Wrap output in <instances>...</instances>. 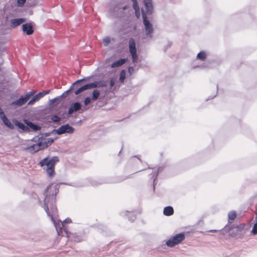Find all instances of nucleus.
I'll return each mask as SVG.
<instances>
[{"instance_id": "2f4dec72", "label": "nucleus", "mask_w": 257, "mask_h": 257, "mask_svg": "<svg viewBox=\"0 0 257 257\" xmlns=\"http://www.w3.org/2000/svg\"><path fill=\"white\" fill-rule=\"evenodd\" d=\"M91 101V99L90 97H87L85 98L84 102L85 105L88 104Z\"/></svg>"}, {"instance_id": "f257e3e1", "label": "nucleus", "mask_w": 257, "mask_h": 257, "mask_svg": "<svg viewBox=\"0 0 257 257\" xmlns=\"http://www.w3.org/2000/svg\"><path fill=\"white\" fill-rule=\"evenodd\" d=\"M144 3L146 7V12L142 11V16L143 18V23L146 31L147 36L152 37L153 33V28L152 24L148 20L147 15L151 14L153 10V6L152 0H144Z\"/></svg>"}, {"instance_id": "20e7f679", "label": "nucleus", "mask_w": 257, "mask_h": 257, "mask_svg": "<svg viewBox=\"0 0 257 257\" xmlns=\"http://www.w3.org/2000/svg\"><path fill=\"white\" fill-rule=\"evenodd\" d=\"M36 91L35 90L29 91L25 95L21 96L17 100L13 102L12 103V105L18 106H21L25 104L30 99V98L32 96H34V95Z\"/></svg>"}, {"instance_id": "58836bf2", "label": "nucleus", "mask_w": 257, "mask_h": 257, "mask_svg": "<svg viewBox=\"0 0 257 257\" xmlns=\"http://www.w3.org/2000/svg\"><path fill=\"white\" fill-rule=\"evenodd\" d=\"M0 112L3 113V111H2L1 110H0Z\"/></svg>"}, {"instance_id": "7ed1b4c3", "label": "nucleus", "mask_w": 257, "mask_h": 257, "mask_svg": "<svg viewBox=\"0 0 257 257\" xmlns=\"http://www.w3.org/2000/svg\"><path fill=\"white\" fill-rule=\"evenodd\" d=\"M54 140L51 138H42L39 142L28 148V151L31 153H35L40 150L46 148L51 145Z\"/></svg>"}, {"instance_id": "4be33fe9", "label": "nucleus", "mask_w": 257, "mask_h": 257, "mask_svg": "<svg viewBox=\"0 0 257 257\" xmlns=\"http://www.w3.org/2000/svg\"><path fill=\"white\" fill-rule=\"evenodd\" d=\"M197 58L201 61H204L206 58V54L204 51L200 52L197 55Z\"/></svg>"}, {"instance_id": "4c0bfd02", "label": "nucleus", "mask_w": 257, "mask_h": 257, "mask_svg": "<svg viewBox=\"0 0 257 257\" xmlns=\"http://www.w3.org/2000/svg\"><path fill=\"white\" fill-rule=\"evenodd\" d=\"M210 231H211V232H212V231L216 232V231H217V230H210Z\"/></svg>"}, {"instance_id": "dca6fc26", "label": "nucleus", "mask_w": 257, "mask_h": 257, "mask_svg": "<svg viewBox=\"0 0 257 257\" xmlns=\"http://www.w3.org/2000/svg\"><path fill=\"white\" fill-rule=\"evenodd\" d=\"M127 61L126 59H120L114 62L111 65V68H115L119 67L124 64Z\"/></svg>"}, {"instance_id": "0eeeda50", "label": "nucleus", "mask_w": 257, "mask_h": 257, "mask_svg": "<svg viewBox=\"0 0 257 257\" xmlns=\"http://www.w3.org/2000/svg\"><path fill=\"white\" fill-rule=\"evenodd\" d=\"M129 50L132 57L133 62H137L138 60V56L136 47V41L134 38H131L129 40Z\"/></svg>"}, {"instance_id": "4468645a", "label": "nucleus", "mask_w": 257, "mask_h": 257, "mask_svg": "<svg viewBox=\"0 0 257 257\" xmlns=\"http://www.w3.org/2000/svg\"><path fill=\"white\" fill-rule=\"evenodd\" d=\"M81 105L79 102H75L72 103L69 109L68 112H74L80 109Z\"/></svg>"}, {"instance_id": "39448f33", "label": "nucleus", "mask_w": 257, "mask_h": 257, "mask_svg": "<svg viewBox=\"0 0 257 257\" xmlns=\"http://www.w3.org/2000/svg\"><path fill=\"white\" fill-rule=\"evenodd\" d=\"M13 122L16 126L23 131L28 130L29 128L34 131H37L40 128V126L31 122L26 121V125L16 119L13 120Z\"/></svg>"}, {"instance_id": "c85d7f7f", "label": "nucleus", "mask_w": 257, "mask_h": 257, "mask_svg": "<svg viewBox=\"0 0 257 257\" xmlns=\"http://www.w3.org/2000/svg\"><path fill=\"white\" fill-rule=\"evenodd\" d=\"M133 8L135 10L140 9L137 1L133 2Z\"/></svg>"}, {"instance_id": "1a4fd4ad", "label": "nucleus", "mask_w": 257, "mask_h": 257, "mask_svg": "<svg viewBox=\"0 0 257 257\" xmlns=\"http://www.w3.org/2000/svg\"><path fill=\"white\" fill-rule=\"evenodd\" d=\"M46 200L47 198H46L45 200L46 206L45 209L48 215L51 216L52 219H53V215L55 214V213L56 212V208L53 204H49Z\"/></svg>"}, {"instance_id": "72a5a7b5", "label": "nucleus", "mask_w": 257, "mask_h": 257, "mask_svg": "<svg viewBox=\"0 0 257 257\" xmlns=\"http://www.w3.org/2000/svg\"><path fill=\"white\" fill-rule=\"evenodd\" d=\"M115 84V80L113 78H111L110 81V87L112 88Z\"/></svg>"}, {"instance_id": "f8f14e48", "label": "nucleus", "mask_w": 257, "mask_h": 257, "mask_svg": "<svg viewBox=\"0 0 257 257\" xmlns=\"http://www.w3.org/2000/svg\"><path fill=\"white\" fill-rule=\"evenodd\" d=\"M0 118L2 119L4 124L9 128L13 129L14 127V125L10 122V121L6 117L4 113H0Z\"/></svg>"}, {"instance_id": "6ab92c4d", "label": "nucleus", "mask_w": 257, "mask_h": 257, "mask_svg": "<svg viewBox=\"0 0 257 257\" xmlns=\"http://www.w3.org/2000/svg\"><path fill=\"white\" fill-rule=\"evenodd\" d=\"M71 220L70 218H66L64 221H61V224L57 225L54 222V224L56 227V229H58V228H59L60 229H62L64 227V223H70Z\"/></svg>"}, {"instance_id": "b1692460", "label": "nucleus", "mask_w": 257, "mask_h": 257, "mask_svg": "<svg viewBox=\"0 0 257 257\" xmlns=\"http://www.w3.org/2000/svg\"><path fill=\"white\" fill-rule=\"evenodd\" d=\"M100 94V92L99 90L97 89H95L93 90L92 92V100H96L98 97H99Z\"/></svg>"}, {"instance_id": "ddd939ff", "label": "nucleus", "mask_w": 257, "mask_h": 257, "mask_svg": "<svg viewBox=\"0 0 257 257\" xmlns=\"http://www.w3.org/2000/svg\"><path fill=\"white\" fill-rule=\"evenodd\" d=\"M90 88L95 87H103L106 86V83L104 81H95L91 83H89Z\"/></svg>"}, {"instance_id": "9d476101", "label": "nucleus", "mask_w": 257, "mask_h": 257, "mask_svg": "<svg viewBox=\"0 0 257 257\" xmlns=\"http://www.w3.org/2000/svg\"><path fill=\"white\" fill-rule=\"evenodd\" d=\"M58 190L57 187V185H50L49 186V187L47 188L46 193H47V196L48 195L52 196V197L54 195H56V194L57 193Z\"/></svg>"}, {"instance_id": "7c9ffc66", "label": "nucleus", "mask_w": 257, "mask_h": 257, "mask_svg": "<svg viewBox=\"0 0 257 257\" xmlns=\"http://www.w3.org/2000/svg\"><path fill=\"white\" fill-rule=\"evenodd\" d=\"M244 225L240 224V225H238L235 227L236 229V230L238 231H241V230L243 229Z\"/></svg>"}, {"instance_id": "2eb2a0df", "label": "nucleus", "mask_w": 257, "mask_h": 257, "mask_svg": "<svg viewBox=\"0 0 257 257\" xmlns=\"http://www.w3.org/2000/svg\"><path fill=\"white\" fill-rule=\"evenodd\" d=\"M26 21V19L24 18L20 19H14L11 20V26L13 28H15L18 26L20 25Z\"/></svg>"}, {"instance_id": "c756f323", "label": "nucleus", "mask_w": 257, "mask_h": 257, "mask_svg": "<svg viewBox=\"0 0 257 257\" xmlns=\"http://www.w3.org/2000/svg\"><path fill=\"white\" fill-rule=\"evenodd\" d=\"M36 100L35 99V97L33 96L31 99L29 101L28 104V105H32L33 104H34L36 102Z\"/></svg>"}, {"instance_id": "e433bc0d", "label": "nucleus", "mask_w": 257, "mask_h": 257, "mask_svg": "<svg viewBox=\"0 0 257 257\" xmlns=\"http://www.w3.org/2000/svg\"><path fill=\"white\" fill-rule=\"evenodd\" d=\"M131 70H132V71H133V70H134V69H133V68H132V67H129V68H128V71H129L130 72H131Z\"/></svg>"}, {"instance_id": "6e6552de", "label": "nucleus", "mask_w": 257, "mask_h": 257, "mask_svg": "<svg viewBox=\"0 0 257 257\" xmlns=\"http://www.w3.org/2000/svg\"><path fill=\"white\" fill-rule=\"evenodd\" d=\"M74 131L75 129L69 124H65L55 130V132L58 135H61L63 134H73Z\"/></svg>"}, {"instance_id": "bb28decb", "label": "nucleus", "mask_w": 257, "mask_h": 257, "mask_svg": "<svg viewBox=\"0 0 257 257\" xmlns=\"http://www.w3.org/2000/svg\"><path fill=\"white\" fill-rule=\"evenodd\" d=\"M102 42H103L104 45L106 46L110 43V38H109L108 37H105L103 39Z\"/></svg>"}, {"instance_id": "f704fd0d", "label": "nucleus", "mask_w": 257, "mask_h": 257, "mask_svg": "<svg viewBox=\"0 0 257 257\" xmlns=\"http://www.w3.org/2000/svg\"><path fill=\"white\" fill-rule=\"evenodd\" d=\"M135 11V15L137 18H139L140 17V11L139 10H136Z\"/></svg>"}, {"instance_id": "a211bd4d", "label": "nucleus", "mask_w": 257, "mask_h": 257, "mask_svg": "<svg viewBox=\"0 0 257 257\" xmlns=\"http://www.w3.org/2000/svg\"><path fill=\"white\" fill-rule=\"evenodd\" d=\"M90 89L89 83L87 84L80 87L79 88H78V89H77L75 91L74 93L76 95H78V94L80 93L82 91H83L86 89Z\"/></svg>"}, {"instance_id": "473e14b6", "label": "nucleus", "mask_w": 257, "mask_h": 257, "mask_svg": "<svg viewBox=\"0 0 257 257\" xmlns=\"http://www.w3.org/2000/svg\"><path fill=\"white\" fill-rule=\"evenodd\" d=\"M252 232L253 234H256L257 233V223H255L254 225V226H253V227L252 228Z\"/></svg>"}, {"instance_id": "cd10ccee", "label": "nucleus", "mask_w": 257, "mask_h": 257, "mask_svg": "<svg viewBox=\"0 0 257 257\" xmlns=\"http://www.w3.org/2000/svg\"><path fill=\"white\" fill-rule=\"evenodd\" d=\"M27 0H17V6L22 7L25 4Z\"/></svg>"}, {"instance_id": "f3484780", "label": "nucleus", "mask_w": 257, "mask_h": 257, "mask_svg": "<svg viewBox=\"0 0 257 257\" xmlns=\"http://www.w3.org/2000/svg\"><path fill=\"white\" fill-rule=\"evenodd\" d=\"M50 92V90L43 91H42V92H40L38 93V94H37L36 95L34 96V97H35V98L36 100V101H38L41 98L44 97L46 94H49Z\"/></svg>"}, {"instance_id": "412c9836", "label": "nucleus", "mask_w": 257, "mask_h": 257, "mask_svg": "<svg viewBox=\"0 0 257 257\" xmlns=\"http://www.w3.org/2000/svg\"><path fill=\"white\" fill-rule=\"evenodd\" d=\"M173 208L171 206L166 207L164 209V213L166 215H171L173 214Z\"/></svg>"}, {"instance_id": "a878e982", "label": "nucleus", "mask_w": 257, "mask_h": 257, "mask_svg": "<svg viewBox=\"0 0 257 257\" xmlns=\"http://www.w3.org/2000/svg\"><path fill=\"white\" fill-rule=\"evenodd\" d=\"M125 71L124 70H122L121 71L119 76V81L123 83L125 78Z\"/></svg>"}, {"instance_id": "9b49d317", "label": "nucleus", "mask_w": 257, "mask_h": 257, "mask_svg": "<svg viewBox=\"0 0 257 257\" xmlns=\"http://www.w3.org/2000/svg\"><path fill=\"white\" fill-rule=\"evenodd\" d=\"M23 31L27 35H32L34 33L33 25L31 23H26L22 25Z\"/></svg>"}, {"instance_id": "5701e85b", "label": "nucleus", "mask_w": 257, "mask_h": 257, "mask_svg": "<svg viewBox=\"0 0 257 257\" xmlns=\"http://www.w3.org/2000/svg\"><path fill=\"white\" fill-rule=\"evenodd\" d=\"M60 99V97H57L53 99H50L48 101L49 105L51 106H52L54 103H56V105H58L59 103L58 101Z\"/></svg>"}, {"instance_id": "423d86ee", "label": "nucleus", "mask_w": 257, "mask_h": 257, "mask_svg": "<svg viewBox=\"0 0 257 257\" xmlns=\"http://www.w3.org/2000/svg\"><path fill=\"white\" fill-rule=\"evenodd\" d=\"M185 239V234L184 233H179L171 237L166 242V244L169 247H173L175 245L180 243Z\"/></svg>"}, {"instance_id": "c9c22d12", "label": "nucleus", "mask_w": 257, "mask_h": 257, "mask_svg": "<svg viewBox=\"0 0 257 257\" xmlns=\"http://www.w3.org/2000/svg\"><path fill=\"white\" fill-rule=\"evenodd\" d=\"M83 80V79L77 80L75 82H74L73 83V85L75 86V85H76V84H77L78 83H79L80 82H81V81H82Z\"/></svg>"}, {"instance_id": "f03ea898", "label": "nucleus", "mask_w": 257, "mask_h": 257, "mask_svg": "<svg viewBox=\"0 0 257 257\" xmlns=\"http://www.w3.org/2000/svg\"><path fill=\"white\" fill-rule=\"evenodd\" d=\"M59 161L57 157H47L43 159L39 163L41 167H44L47 174L50 177L54 176L55 174V165Z\"/></svg>"}, {"instance_id": "393cba45", "label": "nucleus", "mask_w": 257, "mask_h": 257, "mask_svg": "<svg viewBox=\"0 0 257 257\" xmlns=\"http://www.w3.org/2000/svg\"><path fill=\"white\" fill-rule=\"evenodd\" d=\"M228 217L229 220H233L236 218V214L235 212L233 211H230L228 213Z\"/></svg>"}, {"instance_id": "aec40b11", "label": "nucleus", "mask_w": 257, "mask_h": 257, "mask_svg": "<svg viewBox=\"0 0 257 257\" xmlns=\"http://www.w3.org/2000/svg\"><path fill=\"white\" fill-rule=\"evenodd\" d=\"M60 120V118L56 115H52L48 119L49 122H57Z\"/></svg>"}]
</instances>
